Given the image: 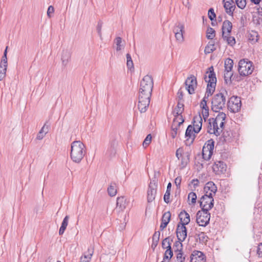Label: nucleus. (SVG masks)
Instances as JSON below:
<instances>
[{
	"label": "nucleus",
	"instance_id": "30",
	"mask_svg": "<svg viewBox=\"0 0 262 262\" xmlns=\"http://www.w3.org/2000/svg\"><path fill=\"white\" fill-rule=\"evenodd\" d=\"M216 49L214 41L211 40L209 41L207 45L205 47L204 53L205 54H208L214 52Z\"/></svg>",
	"mask_w": 262,
	"mask_h": 262
},
{
	"label": "nucleus",
	"instance_id": "46",
	"mask_svg": "<svg viewBox=\"0 0 262 262\" xmlns=\"http://www.w3.org/2000/svg\"><path fill=\"white\" fill-rule=\"evenodd\" d=\"M214 91L215 90H214L213 88L207 87L205 96L204 97L202 100H207L208 99L209 97L211 96L213 94Z\"/></svg>",
	"mask_w": 262,
	"mask_h": 262
},
{
	"label": "nucleus",
	"instance_id": "10",
	"mask_svg": "<svg viewBox=\"0 0 262 262\" xmlns=\"http://www.w3.org/2000/svg\"><path fill=\"white\" fill-rule=\"evenodd\" d=\"M8 46L6 47L0 63V81L3 80L6 76L8 66L7 52Z\"/></svg>",
	"mask_w": 262,
	"mask_h": 262
},
{
	"label": "nucleus",
	"instance_id": "42",
	"mask_svg": "<svg viewBox=\"0 0 262 262\" xmlns=\"http://www.w3.org/2000/svg\"><path fill=\"white\" fill-rule=\"evenodd\" d=\"M173 32L174 33L176 32L182 33H184V26L181 23H178L176 24V26L174 27L173 29Z\"/></svg>",
	"mask_w": 262,
	"mask_h": 262
},
{
	"label": "nucleus",
	"instance_id": "57",
	"mask_svg": "<svg viewBox=\"0 0 262 262\" xmlns=\"http://www.w3.org/2000/svg\"><path fill=\"white\" fill-rule=\"evenodd\" d=\"M175 37L176 40L179 42H182L184 40L183 33L176 32L174 33Z\"/></svg>",
	"mask_w": 262,
	"mask_h": 262
},
{
	"label": "nucleus",
	"instance_id": "25",
	"mask_svg": "<svg viewBox=\"0 0 262 262\" xmlns=\"http://www.w3.org/2000/svg\"><path fill=\"white\" fill-rule=\"evenodd\" d=\"M196 130L194 128V127L191 125H189L186 130L185 132V137L187 138L186 141H188L189 139L191 138V140L190 142L189 145L192 144L195 139V135H193V132L195 133Z\"/></svg>",
	"mask_w": 262,
	"mask_h": 262
},
{
	"label": "nucleus",
	"instance_id": "20",
	"mask_svg": "<svg viewBox=\"0 0 262 262\" xmlns=\"http://www.w3.org/2000/svg\"><path fill=\"white\" fill-rule=\"evenodd\" d=\"M128 203V202L125 196L118 197L117 199L116 209H118L119 211H122L126 208Z\"/></svg>",
	"mask_w": 262,
	"mask_h": 262
},
{
	"label": "nucleus",
	"instance_id": "53",
	"mask_svg": "<svg viewBox=\"0 0 262 262\" xmlns=\"http://www.w3.org/2000/svg\"><path fill=\"white\" fill-rule=\"evenodd\" d=\"M235 3L239 8L244 9L246 5V0H235Z\"/></svg>",
	"mask_w": 262,
	"mask_h": 262
},
{
	"label": "nucleus",
	"instance_id": "55",
	"mask_svg": "<svg viewBox=\"0 0 262 262\" xmlns=\"http://www.w3.org/2000/svg\"><path fill=\"white\" fill-rule=\"evenodd\" d=\"M197 196L195 192H191L188 194V199L191 200L192 204H194L196 203Z\"/></svg>",
	"mask_w": 262,
	"mask_h": 262
},
{
	"label": "nucleus",
	"instance_id": "1",
	"mask_svg": "<svg viewBox=\"0 0 262 262\" xmlns=\"http://www.w3.org/2000/svg\"><path fill=\"white\" fill-rule=\"evenodd\" d=\"M70 156L72 161L79 163L86 154L84 144L80 141H74L71 144Z\"/></svg>",
	"mask_w": 262,
	"mask_h": 262
},
{
	"label": "nucleus",
	"instance_id": "26",
	"mask_svg": "<svg viewBox=\"0 0 262 262\" xmlns=\"http://www.w3.org/2000/svg\"><path fill=\"white\" fill-rule=\"evenodd\" d=\"M232 29V24L231 22L228 20H225L224 21L222 27V34H223V32L226 34L229 35Z\"/></svg>",
	"mask_w": 262,
	"mask_h": 262
},
{
	"label": "nucleus",
	"instance_id": "47",
	"mask_svg": "<svg viewBox=\"0 0 262 262\" xmlns=\"http://www.w3.org/2000/svg\"><path fill=\"white\" fill-rule=\"evenodd\" d=\"M126 56L127 59L126 65L127 68L130 70L134 69V63L129 53H127Z\"/></svg>",
	"mask_w": 262,
	"mask_h": 262
},
{
	"label": "nucleus",
	"instance_id": "29",
	"mask_svg": "<svg viewBox=\"0 0 262 262\" xmlns=\"http://www.w3.org/2000/svg\"><path fill=\"white\" fill-rule=\"evenodd\" d=\"M47 123H45L43 126L42 127L39 133H38L36 139L37 140H41L44 136L48 133L49 131V126L47 125Z\"/></svg>",
	"mask_w": 262,
	"mask_h": 262
},
{
	"label": "nucleus",
	"instance_id": "44",
	"mask_svg": "<svg viewBox=\"0 0 262 262\" xmlns=\"http://www.w3.org/2000/svg\"><path fill=\"white\" fill-rule=\"evenodd\" d=\"M89 254L86 255H84L81 257V262H90L91 257L93 254V251H90V249H88Z\"/></svg>",
	"mask_w": 262,
	"mask_h": 262
},
{
	"label": "nucleus",
	"instance_id": "36",
	"mask_svg": "<svg viewBox=\"0 0 262 262\" xmlns=\"http://www.w3.org/2000/svg\"><path fill=\"white\" fill-rule=\"evenodd\" d=\"M248 39L253 42H257L258 39V33L255 31H251L248 34Z\"/></svg>",
	"mask_w": 262,
	"mask_h": 262
},
{
	"label": "nucleus",
	"instance_id": "35",
	"mask_svg": "<svg viewBox=\"0 0 262 262\" xmlns=\"http://www.w3.org/2000/svg\"><path fill=\"white\" fill-rule=\"evenodd\" d=\"M70 58V52H68L67 50L63 51L62 55H61V60H62V64L64 66L67 65Z\"/></svg>",
	"mask_w": 262,
	"mask_h": 262
},
{
	"label": "nucleus",
	"instance_id": "18",
	"mask_svg": "<svg viewBox=\"0 0 262 262\" xmlns=\"http://www.w3.org/2000/svg\"><path fill=\"white\" fill-rule=\"evenodd\" d=\"M224 8L226 12L230 16H233L236 8L233 0H223Z\"/></svg>",
	"mask_w": 262,
	"mask_h": 262
},
{
	"label": "nucleus",
	"instance_id": "15",
	"mask_svg": "<svg viewBox=\"0 0 262 262\" xmlns=\"http://www.w3.org/2000/svg\"><path fill=\"white\" fill-rule=\"evenodd\" d=\"M227 169V165L224 162L219 161L214 162L212 165L213 171L216 175H221L225 173Z\"/></svg>",
	"mask_w": 262,
	"mask_h": 262
},
{
	"label": "nucleus",
	"instance_id": "3",
	"mask_svg": "<svg viewBox=\"0 0 262 262\" xmlns=\"http://www.w3.org/2000/svg\"><path fill=\"white\" fill-rule=\"evenodd\" d=\"M238 71L240 76H247L252 74L253 71L252 62L247 61L245 59L239 60L238 62Z\"/></svg>",
	"mask_w": 262,
	"mask_h": 262
},
{
	"label": "nucleus",
	"instance_id": "4",
	"mask_svg": "<svg viewBox=\"0 0 262 262\" xmlns=\"http://www.w3.org/2000/svg\"><path fill=\"white\" fill-rule=\"evenodd\" d=\"M214 141L212 139L207 140L202 149V157L204 160H209L213 153Z\"/></svg>",
	"mask_w": 262,
	"mask_h": 262
},
{
	"label": "nucleus",
	"instance_id": "62",
	"mask_svg": "<svg viewBox=\"0 0 262 262\" xmlns=\"http://www.w3.org/2000/svg\"><path fill=\"white\" fill-rule=\"evenodd\" d=\"M160 236V231H156L153 236H152V241H155L159 242Z\"/></svg>",
	"mask_w": 262,
	"mask_h": 262
},
{
	"label": "nucleus",
	"instance_id": "32",
	"mask_svg": "<svg viewBox=\"0 0 262 262\" xmlns=\"http://www.w3.org/2000/svg\"><path fill=\"white\" fill-rule=\"evenodd\" d=\"M107 192L108 195L111 196H114L116 194V184L115 182H111L107 188Z\"/></svg>",
	"mask_w": 262,
	"mask_h": 262
},
{
	"label": "nucleus",
	"instance_id": "49",
	"mask_svg": "<svg viewBox=\"0 0 262 262\" xmlns=\"http://www.w3.org/2000/svg\"><path fill=\"white\" fill-rule=\"evenodd\" d=\"M222 133V138L225 142L229 141L231 139L230 132L227 130H224Z\"/></svg>",
	"mask_w": 262,
	"mask_h": 262
},
{
	"label": "nucleus",
	"instance_id": "11",
	"mask_svg": "<svg viewBox=\"0 0 262 262\" xmlns=\"http://www.w3.org/2000/svg\"><path fill=\"white\" fill-rule=\"evenodd\" d=\"M208 121V133L211 134H213L216 136H220L222 132V129H220L218 126L219 122L213 118L209 119Z\"/></svg>",
	"mask_w": 262,
	"mask_h": 262
},
{
	"label": "nucleus",
	"instance_id": "17",
	"mask_svg": "<svg viewBox=\"0 0 262 262\" xmlns=\"http://www.w3.org/2000/svg\"><path fill=\"white\" fill-rule=\"evenodd\" d=\"M204 191L205 192L204 194L213 196V194H215L217 191V187L213 182H208L204 187Z\"/></svg>",
	"mask_w": 262,
	"mask_h": 262
},
{
	"label": "nucleus",
	"instance_id": "52",
	"mask_svg": "<svg viewBox=\"0 0 262 262\" xmlns=\"http://www.w3.org/2000/svg\"><path fill=\"white\" fill-rule=\"evenodd\" d=\"M184 105L183 102L178 101L177 105L174 110H176L178 112H180V113H183L184 111Z\"/></svg>",
	"mask_w": 262,
	"mask_h": 262
},
{
	"label": "nucleus",
	"instance_id": "59",
	"mask_svg": "<svg viewBox=\"0 0 262 262\" xmlns=\"http://www.w3.org/2000/svg\"><path fill=\"white\" fill-rule=\"evenodd\" d=\"M177 99L178 100V102H183L184 101V99H183V96H184V95H183V92L182 90L181 89H179L178 92V93H177Z\"/></svg>",
	"mask_w": 262,
	"mask_h": 262
},
{
	"label": "nucleus",
	"instance_id": "60",
	"mask_svg": "<svg viewBox=\"0 0 262 262\" xmlns=\"http://www.w3.org/2000/svg\"><path fill=\"white\" fill-rule=\"evenodd\" d=\"M170 191H166V192L165 193L164 195V201L167 203L168 204L170 202Z\"/></svg>",
	"mask_w": 262,
	"mask_h": 262
},
{
	"label": "nucleus",
	"instance_id": "54",
	"mask_svg": "<svg viewBox=\"0 0 262 262\" xmlns=\"http://www.w3.org/2000/svg\"><path fill=\"white\" fill-rule=\"evenodd\" d=\"M208 15L209 18L213 21L216 18V14L214 11V9L212 8H211L209 9L208 12Z\"/></svg>",
	"mask_w": 262,
	"mask_h": 262
},
{
	"label": "nucleus",
	"instance_id": "19",
	"mask_svg": "<svg viewBox=\"0 0 262 262\" xmlns=\"http://www.w3.org/2000/svg\"><path fill=\"white\" fill-rule=\"evenodd\" d=\"M202 118L199 114L198 115L193 117L192 121V126L196 130L195 133L198 134L200 132L202 127Z\"/></svg>",
	"mask_w": 262,
	"mask_h": 262
},
{
	"label": "nucleus",
	"instance_id": "14",
	"mask_svg": "<svg viewBox=\"0 0 262 262\" xmlns=\"http://www.w3.org/2000/svg\"><path fill=\"white\" fill-rule=\"evenodd\" d=\"M177 237L178 240L183 242L187 235V230L185 224H178L176 229Z\"/></svg>",
	"mask_w": 262,
	"mask_h": 262
},
{
	"label": "nucleus",
	"instance_id": "58",
	"mask_svg": "<svg viewBox=\"0 0 262 262\" xmlns=\"http://www.w3.org/2000/svg\"><path fill=\"white\" fill-rule=\"evenodd\" d=\"M102 24H103L102 21L100 20L98 22V24H97V28H96L98 35L99 36L100 38H102L101 29H102Z\"/></svg>",
	"mask_w": 262,
	"mask_h": 262
},
{
	"label": "nucleus",
	"instance_id": "45",
	"mask_svg": "<svg viewBox=\"0 0 262 262\" xmlns=\"http://www.w3.org/2000/svg\"><path fill=\"white\" fill-rule=\"evenodd\" d=\"M115 43L117 46L116 50L120 51L124 48V45L122 43V38L120 37H117L115 39Z\"/></svg>",
	"mask_w": 262,
	"mask_h": 262
},
{
	"label": "nucleus",
	"instance_id": "38",
	"mask_svg": "<svg viewBox=\"0 0 262 262\" xmlns=\"http://www.w3.org/2000/svg\"><path fill=\"white\" fill-rule=\"evenodd\" d=\"M233 73L231 72H225L224 74V80L226 84H231L232 83V78H233V80L234 79V77H233Z\"/></svg>",
	"mask_w": 262,
	"mask_h": 262
},
{
	"label": "nucleus",
	"instance_id": "64",
	"mask_svg": "<svg viewBox=\"0 0 262 262\" xmlns=\"http://www.w3.org/2000/svg\"><path fill=\"white\" fill-rule=\"evenodd\" d=\"M257 254L259 256H262V243H260L258 244L257 249Z\"/></svg>",
	"mask_w": 262,
	"mask_h": 262
},
{
	"label": "nucleus",
	"instance_id": "13",
	"mask_svg": "<svg viewBox=\"0 0 262 262\" xmlns=\"http://www.w3.org/2000/svg\"><path fill=\"white\" fill-rule=\"evenodd\" d=\"M157 184L153 181L150 182L147 192V200L148 203H151L155 200L157 194Z\"/></svg>",
	"mask_w": 262,
	"mask_h": 262
},
{
	"label": "nucleus",
	"instance_id": "41",
	"mask_svg": "<svg viewBox=\"0 0 262 262\" xmlns=\"http://www.w3.org/2000/svg\"><path fill=\"white\" fill-rule=\"evenodd\" d=\"M173 32L174 33L176 32L182 33H184V26L181 23H178L176 24V26L174 27L173 29Z\"/></svg>",
	"mask_w": 262,
	"mask_h": 262
},
{
	"label": "nucleus",
	"instance_id": "48",
	"mask_svg": "<svg viewBox=\"0 0 262 262\" xmlns=\"http://www.w3.org/2000/svg\"><path fill=\"white\" fill-rule=\"evenodd\" d=\"M171 242H172V239H171V241H170V237H167L165 238L162 242V247L163 249H167L168 246H169V244L170 246H171Z\"/></svg>",
	"mask_w": 262,
	"mask_h": 262
},
{
	"label": "nucleus",
	"instance_id": "33",
	"mask_svg": "<svg viewBox=\"0 0 262 262\" xmlns=\"http://www.w3.org/2000/svg\"><path fill=\"white\" fill-rule=\"evenodd\" d=\"M173 256V251L171 249V246L169 245L168 246V248L166 249V250L165 251L164 256H163V260L166 261V260H169L171 257Z\"/></svg>",
	"mask_w": 262,
	"mask_h": 262
},
{
	"label": "nucleus",
	"instance_id": "6",
	"mask_svg": "<svg viewBox=\"0 0 262 262\" xmlns=\"http://www.w3.org/2000/svg\"><path fill=\"white\" fill-rule=\"evenodd\" d=\"M196 222L200 226L206 227L209 223L210 213L209 211L202 209L198 211Z\"/></svg>",
	"mask_w": 262,
	"mask_h": 262
},
{
	"label": "nucleus",
	"instance_id": "7",
	"mask_svg": "<svg viewBox=\"0 0 262 262\" xmlns=\"http://www.w3.org/2000/svg\"><path fill=\"white\" fill-rule=\"evenodd\" d=\"M241 98L237 96L231 97L227 102L228 109L232 113L238 112L241 110Z\"/></svg>",
	"mask_w": 262,
	"mask_h": 262
},
{
	"label": "nucleus",
	"instance_id": "8",
	"mask_svg": "<svg viewBox=\"0 0 262 262\" xmlns=\"http://www.w3.org/2000/svg\"><path fill=\"white\" fill-rule=\"evenodd\" d=\"M153 86L154 82L152 77L147 75L141 80L139 90L142 92L152 93Z\"/></svg>",
	"mask_w": 262,
	"mask_h": 262
},
{
	"label": "nucleus",
	"instance_id": "16",
	"mask_svg": "<svg viewBox=\"0 0 262 262\" xmlns=\"http://www.w3.org/2000/svg\"><path fill=\"white\" fill-rule=\"evenodd\" d=\"M206 256L200 251L194 250L190 256V262H205Z\"/></svg>",
	"mask_w": 262,
	"mask_h": 262
},
{
	"label": "nucleus",
	"instance_id": "56",
	"mask_svg": "<svg viewBox=\"0 0 262 262\" xmlns=\"http://www.w3.org/2000/svg\"><path fill=\"white\" fill-rule=\"evenodd\" d=\"M177 259L178 262H184L185 258L183 256V251L177 252Z\"/></svg>",
	"mask_w": 262,
	"mask_h": 262
},
{
	"label": "nucleus",
	"instance_id": "23",
	"mask_svg": "<svg viewBox=\"0 0 262 262\" xmlns=\"http://www.w3.org/2000/svg\"><path fill=\"white\" fill-rule=\"evenodd\" d=\"M179 217L180 221L178 224L187 225L190 221V215L185 210H183L180 212L179 214Z\"/></svg>",
	"mask_w": 262,
	"mask_h": 262
},
{
	"label": "nucleus",
	"instance_id": "50",
	"mask_svg": "<svg viewBox=\"0 0 262 262\" xmlns=\"http://www.w3.org/2000/svg\"><path fill=\"white\" fill-rule=\"evenodd\" d=\"M219 114L216 117V118L214 119L218 122H221L225 121L226 118V115L225 113L223 112H218Z\"/></svg>",
	"mask_w": 262,
	"mask_h": 262
},
{
	"label": "nucleus",
	"instance_id": "61",
	"mask_svg": "<svg viewBox=\"0 0 262 262\" xmlns=\"http://www.w3.org/2000/svg\"><path fill=\"white\" fill-rule=\"evenodd\" d=\"M172 114L173 115V116L174 117L173 120V122H178V121L177 120V118L181 115L182 114V113H180V112H178L176 110H173L172 112Z\"/></svg>",
	"mask_w": 262,
	"mask_h": 262
},
{
	"label": "nucleus",
	"instance_id": "51",
	"mask_svg": "<svg viewBox=\"0 0 262 262\" xmlns=\"http://www.w3.org/2000/svg\"><path fill=\"white\" fill-rule=\"evenodd\" d=\"M151 139L152 137L151 134H148L147 135L142 144L144 148H146L147 146H148L150 144V143H151Z\"/></svg>",
	"mask_w": 262,
	"mask_h": 262
},
{
	"label": "nucleus",
	"instance_id": "43",
	"mask_svg": "<svg viewBox=\"0 0 262 262\" xmlns=\"http://www.w3.org/2000/svg\"><path fill=\"white\" fill-rule=\"evenodd\" d=\"M181 241H176L173 245V249L175 252L182 251L183 245Z\"/></svg>",
	"mask_w": 262,
	"mask_h": 262
},
{
	"label": "nucleus",
	"instance_id": "63",
	"mask_svg": "<svg viewBox=\"0 0 262 262\" xmlns=\"http://www.w3.org/2000/svg\"><path fill=\"white\" fill-rule=\"evenodd\" d=\"M200 106L202 110H209V107L207 105V100H202Z\"/></svg>",
	"mask_w": 262,
	"mask_h": 262
},
{
	"label": "nucleus",
	"instance_id": "22",
	"mask_svg": "<svg viewBox=\"0 0 262 262\" xmlns=\"http://www.w3.org/2000/svg\"><path fill=\"white\" fill-rule=\"evenodd\" d=\"M149 103L150 100L140 98L138 99V108L141 113H145L147 111Z\"/></svg>",
	"mask_w": 262,
	"mask_h": 262
},
{
	"label": "nucleus",
	"instance_id": "39",
	"mask_svg": "<svg viewBox=\"0 0 262 262\" xmlns=\"http://www.w3.org/2000/svg\"><path fill=\"white\" fill-rule=\"evenodd\" d=\"M151 96V93L145 92V91L142 92V91L139 90L138 99L141 98V99L150 100Z\"/></svg>",
	"mask_w": 262,
	"mask_h": 262
},
{
	"label": "nucleus",
	"instance_id": "2",
	"mask_svg": "<svg viewBox=\"0 0 262 262\" xmlns=\"http://www.w3.org/2000/svg\"><path fill=\"white\" fill-rule=\"evenodd\" d=\"M227 94L226 90H223L213 96L211 101V110L213 112H219L225 107Z\"/></svg>",
	"mask_w": 262,
	"mask_h": 262
},
{
	"label": "nucleus",
	"instance_id": "34",
	"mask_svg": "<svg viewBox=\"0 0 262 262\" xmlns=\"http://www.w3.org/2000/svg\"><path fill=\"white\" fill-rule=\"evenodd\" d=\"M233 61L230 58H227L225 61V72H231L233 68Z\"/></svg>",
	"mask_w": 262,
	"mask_h": 262
},
{
	"label": "nucleus",
	"instance_id": "28",
	"mask_svg": "<svg viewBox=\"0 0 262 262\" xmlns=\"http://www.w3.org/2000/svg\"><path fill=\"white\" fill-rule=\"evenodd\" d=\"M222 36L224 40L226 41L228 45L232 47L235 44V39L234 37L231 36L230 34L228 35L223 32Z\"/></svg>",
	"mask_w": 262,
	"mask_h": 262
},
{
	"label": "nucleus",
	"instance_id": "27",
	"mask_svg": "<svg viewBox=\"0 0 262 262\" xmlns=\"http://www.w3.org/2000/svg\"><path fill=\"white\" fill-rule=\"evenodd\" d=\"M190 154L189 152H186L183 154V156L181 157L180 169H182L186 167L190 162Z\"/></svg>",
	"mask_w": 262,
	"mask_h": 262
},
{
	"label": "nucleus",
	"instance_id": "5",
	"mask_svg": "<svg viewBox=\"0 0 262 262\" xmlns=\"http://www.w3.org/2000/svg\"><path fill=\"white\" fill-rule=\"evenodd\" d=\"M204 79L205 82L207 83V87L213 88L214 90L215 89L216 78L213 66L208 68L204 75Z\"/></svg>",
	"mask_w": 262,
	"mask_h": 262
},
{
	"label": "nucleus",
	"instance_id": "40",
	"mask_svg": "<svg viewBox=\"0 0 262 262\" xmlns=\"http://www.w3.org/2000/svg\"><path fill=\"white\" fill-rule=\"evenodd\" d=\"M215 36V31L211 27H208L206 31V37L208 39H212Z\"/></svg>",
	"mask_w": 262,
	"mask_h": 262
},
{
	"label": "nucleus",
	"instance_id": "31",
	"mask_svg": "<svg viewBox=\"0 0 262 262\" xmlns=\"http://www.w3.org/2000/svg\"><path fill=\"white\" fill-rule=\"evenodd\" d=\"M69 220V215H66L64 218L63 219L61 225L60 227L59 230V235H62L63 233L64 232L67 227L68 225V222Z\"/></svg>",
	"mask_w": 262,
	"mask_h": 262
},
{
	"label": "nucleus",
	"instance_id": "21",
	"mask_svg": "<svg viewBox=\"0 0 262 262\" xmlns=\"http://www.w3.org/2000/svg\"><path fill=\"white\" fill-rule=\"evenodd\" d=\"M171 219V213L170 211L165 212L162 217L161 223L160 226V230H163L167 226Z\"/></svg>",
	"mask_w": 262,
	"mask_h": 262
},
{
	"label": "nucleus",
	"instance_id": "24",
	"mask_svg": "<svg viewBox=\"0 0 262 262\" xmlns=\"http://www.w3.org/2000/svg\"><path fill=\"white\" fill-rule=\"evenodd\" d=\"M117 145V142L116 140H112L109 143V146L107 149L106 152V155H107L110 157H114L116 153V147Z\"/></svg>",
	"mask_w": 262,
	"mask_h": 262
},
{
	"label": "nucleus",
	"instance_id": "12",
	"mask_svg": "<svg viewBox=\"0 0 262 262\" xmlns=\"http://www.w3.org/2000/svg\"><path fill=\"white\" fill-rule=\"evenodd\" d=\"M186 89L189 94H193L194 93L195 89L197 86L196 78L193 75L188 77L185 82Z\"/></svg>",
	"mask_w": 262,
	"mask_h": 262
},
{
	"label": "nucleus",
	"instance_id": "37",
	"mask_svg": "<svg viewBox=\"0 0 262 262\" xmlns=\"http://www.w3.org/2000/svg\"><path fill=\"white\" fill-rule=\"evenodd\" d=\"M196 236L199 238V242L200 243L205 244L208 241V237L204 232H201L198 234H196Z\"/></svg>",
	"mask_w": 262,
	"mask_h": 262
},
{
	"label": "nucleus",
	"instance_id": "9",
	"mask_svg": "<svg viewBox=\"0 0 262 262\" xmlns=\"http://www.w3.org/2000/svg\"><path fill=\"white\" fill-rule=\"evenodd\" d=\"M200 206L202 209L209 211L214 206V199L213 196L203 195L200 201Z\"/></svg>",
	"mask_w": 262,
	"mask_h": 262
}]
</instances>
